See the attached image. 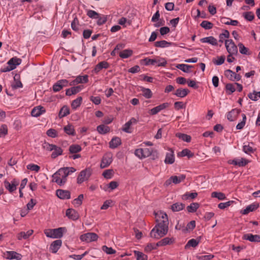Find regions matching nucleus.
I'll return each instance as SVG.
<instances>
[{
	"label": "nucleus",
	"instance_id": "18",
	"mask_svg": "<svg viewBox=\"0 0 260 260\" xmlns=\"http://www.w3.org/2000/svg\"><path fill=\"white\" fill-rule=\"evenodd\" d=\"M259 207V204L257 203H252L248 206L245 209L241 211V213L243 215L248 214L250 212L255 211Z\"/></svg>",
	"mask_w": 260,
	"mask_h": 260
},
{
	"label": "nucleus",
	"instance_id": "61",
	"mask_svg": "<svg viewBox=\"0 0 260 260\" xmlns=\"http://www.w3.org/2000/svg\"><path fill=\"white\" fill-rule=\"evenodd\" d=\"M113 170L112 169L106 170L103 173V176L106 179H111L113 175Z\"/></svg>",
	"mask_w": 260,
	"mask_h": 260
},
{
	"label": "nucleus",
	"instance_id": "35",
	"mask_svg": "<svg viewBox=\"0 0 260 260\" xmlns=\"http://www.w3.org/2000/svg\"><path fill=\"white\" fill-rule=\"evenodd\" d=\"M185 207V204L181 203H176L173 204L171 207L173 212H178L183 210Z\"/></svg>",
	"mask_w": 260,
	"mask_h": 260
},
{
	"label": "nucleus",
	"instance_id": "21",
	"mask_svg": "<svg viewBox=\"0 0 260 260\" xmlns=\"http://www.w3.org/2000/svg\"><path fill=\"white\" fill-rule=\"evenodd\" d=\"M169 151L166 154L165 162L166 164H172L175 161L174 151L172 149H170Z\"/></svg>",
	"mask_w": 260,
	"mask_h": 260
},
{
	"label": "nucleus",
	"instance_id": "45",
	"mask_svg": "<svg viewBox=\"0 0 260 260\" xmlns=\"http://www.w3.org/2000/svg\"><path fill=\"white\" fill-rule=\"evenodd\" d=\"M176 68L180 69L183 72L189 73L190 72L189 69L192 68V66L185 64H178L176 66Z\"/></svg>",
	"mask_w": 260,
	"mask_h": 260
},
{
	"label": "nucleus",
	"instance_id": "26",
	"mask_svg": "<svg viewBox=\"0 0 260 260\" xmlns=\"http://www.w3.org/2000/svg\"><path fill=\"white\" fill-rule=\"evenodd\" d=\"M175 240L173 238L166 237L156 243L157 246H162L174 243Z\"/></svg>",
	"mask_w": 260,
	"mask_h": 260
},
{
	"label": "nucleus",
	"instance_id": "5",
	"mask_svg": "<svg viewBox=\"0 0 260 260\" xmlns=\"http://www.w3.org/2000/svg\"><path fill=\"white\" fill-rule=\"evenodd\" d=\"M91 175V171L89 168H86L80 172L77 177V183L81 184L87 180Z\"/></svg>",
	"mask_w": 260,
	"mask_h": 260
},
{
	"label": "nucleus",
	"instance_id": "14",
	"mask_svg": "<svg viewBox=\"0 0 260 260\" xmlns=\"http://www.w3.org/2000/svg\"><path fill=\"white\" fill-rule=\"evenodd\" d=\"M56 196L60 199H69L71 198V193L69 190L57 189L56 191Z\"/></svg>",
	"mask_w": 260,
	"mask_h": 260
},
{
	"label": "nucleus",
	"instance_id": "48",
	"mask_svg": "<svg viewBox=\"0 0 260 260\" xmlns=\"http://www.w3.org/2000/svg\"><path fill=\"white\" fill-rule=\"evenodd\" d=\"M134 253L137 260H147L148 258L147 255L142 252L135 250Z\"/></svg>",
	"mask_w": 260,
	"mask_h": 260
},
{
	"label": "nucleus",
	"instance_id": "9",
	"mask_svg": "<svg viewBox=\"0 0 260 260\" xmlns=\"http://www.w3.org/2000/svg\"><path fill=\"white\" fill-rule=\"evenodd\" d=\"M112 162V154L111 153H106L103 157L100 167L101 168L108 167Z\"/></svg>",
	"mask_w": 260,
	"mask_h": 260
},
{
	"label": "nucleus",
	"instance_id": "52",
	"mask_svg": "<svg viewBox=\"0 0 260 260\" xmlns=\"http://www.w3.org/2000/svg\"><path fill=\"white\" fill-rule=\"evenodd\" d=\"M238 46L239 47L240 53L245 55L250 54L248 48L245 47L242 43H239Z\"/></svg>",
	"mask_w": 260,
	"mask_h": 260
},
{
	"label": "nucleus",
	"instance_id": "51",
	"mask_svg": "<svg viewBox=\"0 0 260 260\" xmlns=\"http://www.w3.org/2000/svg\"><path fill=\"white\" fill-rule=\"evenodd\" d=\"M82 101V98L81 96L78 97L76 99L74 100L71 104L72 109H76L79 107L81 104Z\"/></svg>",
	"mask_w": 260,
	"mask_h": 260
},
{
	"label": "nucleus",
	"instance_id": "50",
	"mask_svg": "<svg viewBox=\"0 0 260 260\" xmlns=\"http://www.w3.org/2000/svg\"><path fill=\"white\" fill-rule=\"evenodd\" d=\"M75 79L77 84L86 83L88 82V76L87 75L84 76H78Z\"/></svg>",
	"mask_w": 260,
	"mask_h": 260
},
{
	"label": "nucleus",
	"instance_id": "47",
	"mask_svg": "<svg viewBox=\"0 0 260 260\" xmlns=\"http://www.w3.org/2000/svg\"><path fill=\"white\" fill-rule=\"evenodd\" d=\"M198 196L197 192H186L182 196V199L183 200H187L188 199H194Z\"/></svg>",
	"mask_w": 260,
	"mask_h": 260
},
{
	"label": "nucleus",
	"instance_id": "28",
	"mask_svg": "<svg viewBox=\"0 0 260 260\" xmlns=\"http://www.w3.org/2000/svg\"><path fill=\"white\" fill-rule=\"evenodd\" d=\"M14 82L11 84V87L13 89H16L18 88H21L23 85L20 80V77L16 75L14 77Z\"/></svg>",
	"mask_w": 260,
	"mask_h": 260
},
{
	"label": "nucleus",
	"instance_id": "27",
	"mask_svg": "<svg viewBox=\"0 0 260 260\" xmlns=\"http://www.w3.org/2000/svg\"><path fill=\"white\" fill-rule=\"evenodd\" d=\"M121 144V139L119 137H114L109 142V147L111 148L114 149L117 148Z\"/></svg>",
	"mask_w": 260,
	"mask_h": 260
},
{
	"label": "nucleus",
	"instance_id": "1",
	"mask_svg": "<svg viewBox=\"0 0 260 260\" xmlns=\"http://www.w3.org/2000/svg\"><path fill=\"white\" fill-rule=\"evenodd\" d=\"M156 224L150 233L151 238L159 239L168 233L169 230V220L167 214L163 212L155 213Z\"/></svg>",
	"mask_w": 260,
	"mask_h": 260
},
{
	"label": "nucleus",
	"instance_id": "31",
	"mask_svg": "<svg viewBox=\"0 0 260 260\" xmlns=\"http://www.w3.org/2000/svg\"><path fill=\"white\" fill-rule=\"evenodd\" d=\"M34 233L32 230H28L26 233L21 232L17 235V239L21 240L22 239H27L28 238Z\"/></svg>",
	"mask_w": 260,
	"mask_h": 260
},
{
	"label": "nucleus",
	"instance_id": "15",
	"mask_svg": "<svg viewBox=\"0 0 260 260\" xmlns=\"http://www.w3.org/2000/svg\"><path fill=\"white\" fill-rule=\"evenodd\" d=\"M243 239L248 240L252 242H260V236L253 235L252 234H246L243 235Z\"/></svg>",
	"mask_w": 260,
	"mask_h": 260
},
{
	"label": "nucleus",
	"instance_id": "64",
	"mask_svg": "<svg viewBox=\"0 0 260 260\" xmlns=\"http://www.w3.org/2000/svg\"><path fill=\"white\" fill-rule=\"evenodd\" d=\"M79 21L77 17L74 18V20L71 23V27L75 31H78L79 30Z\"/></svg>",
	"mask_w": 260,
	"mask_h": 260
},
{
	"label": "nucleus",
	"instance_id": "2",
	"mask_svg": "<svg viewBox=\"0 0 260 260\" xmlns=\"http://www.w3.org/2000/svg\"><path fill=\"white\" fill-rule=\"evenodd\" d=\"M68 176L69 171H67V169L61 168L52 175V181L59 186H62L66 183Z\"/></svg>",
	"mask_w": 260,
	"mask_h": 260
},
{
	"label": "nucleus",
	"instance_id": "4",
	"mask_svg": "<svg viewBox=\"0 0 260 260\" xmlns=\"http://www.w3.org/2000/svg\"><path fill=\"white\" fill-rule=\"evenodd\" d=\"M156 153V151L153 150L152 148H139L135 150V154L140 158H145Z\"/></svg>",
	"mask_w": 260,
	"mask_h": 260
},
{
	"label": "nucleus",
	"instance_id": "23",
	"mask_svg": "<svg viewBox=\"0 0 260 260\" xmlns=\"http://www.w3.org/2000/svg\"><path fill=\"white\" fill-rule=\"evenodd\" d=\"M169 106V104L168 103H164L162 104H160L150 110V113L151 115H155L157 113H158L161 110L168 107Z\"/></svg>",
	"mask_w": 260,
	"mask_h": 260
},
{
	"label": "nucleus",
	"instance_id": "44",
	"mask_svg": "<svg viewBox=\"0 0 260 260\" xmlns=\"http://www.w3.org/2000/svg\"><path fill=\"white\" fill-rule=\"evenodd\" d=\"M133 54V51L131 49H125L119 53V56L122 58H127Z\"/></svg>",
	"mask_w": 260,
	"mask_h": 260
},
{
	"label": "nucleus",
	"instance_id": "25",
	"mask_svg": "<svg viewBox=\"0 0 260 260\" xmlns=\"http://www.w3.org/2000/svg\"><path fill=\"white\" fill-rule=\"evenodd\" d=\"M200 41L202 43H207L213 46L218 45L217 39L212 36L203 38L200 40Z\"/></svg>",
	"mask_w": 260,
	"mask_h": 260
},
{
	"label": "nucleus",
	"instance_id": "20",
	"mask_svg": "<svg viewBox=\"0 0 260 260\" xmlns=\"http://www.w3.org/2000/svg\"><path fill=\"white\" fill-rule=\"evenodd\" d=\"M249 162L248 160L244 158H242L241 159H233L229 161V164H232L235 166H238L239 167L245 166Z\"/></svg>",
	"mask_w": 260,
	"mask_h": 260
},
{
	"label": "nucleus",
	"instance_id": "54",
	"mask_svg": "<svg viewBox=\"0 0 260 260\" xmlns=\"http://www.w3.org/2000/svg\"><path fill=\"white\" fill-rule=\"evenodd\" d=\"M211 197L217 198L219 200H224L226 199L225 194L221 192H213L211 193Z\"/></svg>",
	"mask_w": 260,
	"mask_h": 260
},
{
	"label": "nucleus",
	"instance_id": "62",
	"mask_svg": "<svg viewBox=\"0 0 260 260\" xmlns=\"http://www.w3.org/2000/svg\"><path fill=\"white\" fill-rule=\"evenodd\" d=\"M42 147L43 149L48 150V151H52L54 147H55V145L50 144L48 142H45L42 144Z\"/></svg>",
	"mask_w": 260,
	"mask_h": 260
},
{
	"label": "nucleus",
	"instance_id": "3",
	"mask_svg": "<svg viewBox=\"0 0 260 260\" xmlns=\"http://www.w3.org/2000/svg\"><path fill=\"white\" fill-rule=\"evenodd\" d=\"M66 231L67 229L66 228L61 227L54 229H45L44 232L47 237L51 238H60L63 236V233Z\"/></svg>",
	"mask_w": 260,
	"mask_h": 260
},
{
	"label": "nucleus",
	"instance_id": "38",
	"mask_svg": "<svg viewBox=\"0 0 260 260\" xmlns=\"http://www.w3.org/2000/svg\"><path fill=\"white\" fill-rule=\"evenodd\" d=\"M82 150V148L80 145L78 144H72L70 146L69 151L70 153L74 154L77 153Z\"/></svg>",
	"mask_w": 260,
	"mask_h": 260
},
{
	"label": "nucleus",
	"instance_id": "36",
	"mask_svg": "<svg viewBox=\"0 0 260 260\" xmlns=\"http://www.w3.org/2000/svg\"><path fill=\"white\" fill-rule=\"evenodd\" d=\"M172 43L167 42L165 40L156 41L154 43V46L156 47L165 48L171 46Z\"/></svg>",
	"mask_w": 260,
	"mask_h": 260
},
{
	"label": "nucleus",
	"instance_id": "8",
	"mask_svg": "<svg viewBox=\"0 0 260 260\" xmlns=\"http://www.w3.org/2000/svg\"><path fill=\"white\" fill-rule=\"evenodd\" d=\"M98 237V235L94 233H87L81 235L80 239L82 241H85L89 243L96 241Z\"/></svg>",
	"mask_w": 260,
	"mask_h": 260
},
{
	"label": "nucleus",
	"instance_id": "24",
	"mask_svg": "<svg viewBox=\"0 0 260 260\" xmlns=\"http://www.w3.org/2000/svg\"><path fill=\"white\" fill-rule=\"evenodd\" d=\"M109 67V64L106 61H103L96 64L93 70L95 73H98L103 69H108Z\"/></svg>",
	"mask_w": 260,
	"mask_h": 260
},
{
	"label": "nucleus",
	"instance_id": "7",
	"mask_svg": "<svg viewBox=\"0 0 260 260\" xmlns=\"http://www.w3.org/2000/svg\"><path fill=\"white\" fill-rule=\"evenodd\" d=\"M186 178L185 175L181 174L178 176H172L169 179L167 180L165 183L166 186H169L172 183L175 184H179L183 181Z\"/></svg>",
	"mask_w": 260,
	"mask_h": 260
},
{
	"label": "nucleus",
	"instance_id": "56",
	"mask_svg": "<svg viewBox=\"0 0 260 260\" xmlns=\"http://www.w3.org/2000/svg\"><path fill=\"white\" fill-rule=\"evenodd\" d=\"M200 26L205 29H210L213 27V24L208 21L204 20L200 24Z\"/></svg>",
	"mask_w": 260,
	"mask_h": 260
},
{
	"label": "nucleus",
	"instance_id": "57",
	"mask_svg": "<svg viewBox=\"0 0 260 260\" xmlns=\"http://www.w3.org/2000/svg\"><path fill=\"white\" fill-rule=\"evenodd\" d=\"M143 95L147 99H150L152 97V93L149 88H142L141 89Z\"/></svg>",
	"mask_w": 260,
	"mask_h": 260
},
{
	"label": "nucleus",
	"instance_id": "46",
	"mask_svg": "<svg viewBox=\"0 0 260 260\" xmlns=\"http://www.w3.org/2000/svg\"><path fill=\"white\" fill-rule=\"evenodd\" d=\"M225 57L224 55L217 56L212 59V62L217 66L221 65L225 61Z\"/></svg>",
	"mask_w": 260,
	"mask_h": 260
},
{
	"label": "nucleus",
	"instance_id": "12",
	"mask_svg": "<svg viewBox=\"0 0 260 260\" xmlns=\"http://www.w3.org/2000/svg\"><path fill=\"white\" fill-rule=\"evenodd\" d=\"M5 257L7 259H15L17 260H20L22 258L21 254L18 253L14 251H8L4 253Z\"/></svg>",
	"mask_w": 260,
	"mask_h": 260
},
{
	"label": "nucleus",
	"instance_id": "6",
	"mask_svg": "<svg viewBox=\"0 0 260 260\" xmlns=\"http://www.w3.org/2000/svg\"><path fill=\"white\" fill-rule=\"evenodd\" d=\"M225 45L226 50L231 55H237L238 53L237 46L235 45L232 40H226Z\"/></svg>",
	"mask_w": 260,
	"mask_h": 260
},
{
	"label": "nucleus",
	"instance_id": "37",
	"mask_svg": "<svg viewBox=\"0 0 260 260\" xmlns=\"http://www.w3.org/2000/svg\"><path fill=\"white\" fill-rule=\"evenodd\" d=\"M96 130L100 134L103 135L109 133L110 128L108 126L101 124L97 126Z\"/></svg>",
	"mask_w": 260,
	"mask_h": 260
},
{
	"label": "nucleus",
	"instance_id": "40",
	"mask_svg": "<svg viewBox=\"0 0 260 260\" xmlns=\"http://www.w3.org/2000/svg\"><path fill=\"white\" fill-rule=\"evenodd\" d=\"M193 155V153L188 149H184L178 153V156L183 157L187 156L188 158L192 157Z\"/></svg>",
	"mask_w": 260,
	"mask_h": 260
},
{
	"label": "nucleus",
	"instance_id": "43",
	"mask_svg": "<svg viewBox=\"0 0 260 260\" xmlns=\"http://www.w3.org/2000/svg\"><path fill=\"white\" fill-rule=\"evenodd\" d=\"M200 205L198 203H192L190 205L186 207L187 211L189 213L195 212L199 208Z\"/></svg>",
	"mask_w": 260,
	"mask_h": 260
},
{
	"label": "nucleus",
	"instance_id": "58",
	"mask_svg": "<svg viewBox=\"0 0 260 260\" xmlns=\"http://www.w3.org/2000/svg\"><path fill=\"white\" fill-rule=\"evenodd\" d=\"M248 96L251 100L256 101L257 100V97L260 98V91H254L253 93H249Z\"/></svg>",
	"mask_w": 260,
	"mask_h": 260
},
{
	"label": "nucleus",
	"instance_id": "32",
	"mask_svg": "<svg viewBox=\"0 0 260 260\" xmlns=\"http://www.w3.org/2000/svg\"><path fill=\"white\" fill-rule=\"evenodd\" d=\"M64 132L68 135L74 136L76 135L75 130L74 126L69 124L63 127Z\"/></svg>",
	"mask_w": 260,
	"mask_h": 260
},
{
	"label": "nucleus",
	"instance_id": "55",
	"mask_svg": "<svg viewBox=\"0 0 260 260\" xmlns=\"http://www.w3.org/2000/svg\"><path fill=\"white\" fill-rule=\"evenodd\" d=\"M230 37V32L228 30H223V32L219 35V42L220 43H223V40L225 39H228Z\"/></svg>",
	"mask_w": 260,
	"mask_h": 260
},
{
	"label": "nucleus",
	"instance_id": "41",
	"mask_svg": "<svg viewBox=\"0 0 260 260\" xmlns=\"http://www.w3.org/2000/svg\"><path fill=\"white\" fill-rule=\"evenodd\" d=\"M53 152L51 154V157L53 158H55L59 155H60L62 154L63 150L62 149L57 146L55 145V147L53 149Z\"/></svg>",
	"mask_w": 260,
	"mask_h": 260
},
{
	"label": "nucleus",
	"instance_id": "29",
	"mask_svg": "<svg viewBox=\"0 0 260 260\" xmlns=\"http://www.w3.org/2000/svg\"><path fill=\"white\" fill-rule=\"evenodd\" d=\"M220 21L222 23L226 25H232L233 26H237L239 22L236 20H232L230 18L222 17L220 19Z\"/></svg>",
	"mask_w": 260,
	"mask_h": 260
},
{
	"label": "nucleus",
	"instance_id": "63",
	"mask_svg": "<svg viewBox=\"0 0 260 260\" xmlns=\"http://www.w3.org/2000/svg\"><path fill=\"white\" fill-rule=\"evenodd\" d=\"M99 14L93 10H88L87 12V15L90 18L97 19L99 18Z\"/></svg>",
	"mask_w": 260,
	"mask_h": 260
},
{
	"label": "nucleus",
	"instance_id": "33",
	"mask_svg": "<svg viewBox=\"0 0 260 260\" xmlns=\"http://www.w3.org/2000/svg\"><path fill=\"white\" fill-rule=\"evenodd\" d=\"M189 92V90L188 89L179 88L176 90L174 94L178 97L184 98L186 96Z\"/></svg>",
	"mask_w": 260,
	"mask_h": 260
},
{
	"label": "nucleus",
	"instance_id": "49",
	"mask_svg": "<svg viewBox=\"0 0 260 260\" xmlns=\"http://www.w3.org/2000/svg\"><path fill=\"white\" fill-rule=\"evenodd\" d=\"M176 136L185 142H189L191 141V137L186 134L178 133L176 134Z\"/></svg>",
	"mask_w": 260,
	"mask_h": 260
},
{
	"label": "nucleus",
	"instance_id": "60",
	"mask_svg": "<svg viewBox=\"0 0 260 260\" xmlns=\"http://www.w3.org/2000/svg\"><path fill=\"white\" fill-rule=\"evenodd\" d=\"M243 16L245 19L249 21H251L254 18V15L251 11L244 13Z\"/></svg>",
	"mask_w": 260,
	"mask_h": 260
},
{
	"label": "nucleus",
	"instance_id": "17",
	"mask_svg": "<svg viewBox=\"0 0 260 260\" xmlns=\"http://www.w3.org/2000/svg\"><path fill=\"white\" fill-rule=\"evenodd\" d=\"M83 88V85L74 86L66 90V94L68 96L76 94L79 92Z\"/></svg>",
	"mask_w": 260,
	"mask_h": 260
},
{
	"label": "nucleus",
	"instance_id": "30",
	"mask_svg": "<svg viewBox=\"0 0 260 260\" xmlns=\"http://www.w3.org/2000/svg\"><path fill=\"white\" fill-rule=\"evenodd\" d=\"M4 183L5 188L11 193L16 189V186L19 184V182H16V184H11L7 180H5Z\"/></svg>",
	"mask_w": 260,
	"mask_h": 260
},
{
	"label": "nucleus",
	"instance_id": "13",
	"mask_svg": "<svg viewBox=\"0 0 260 260\" xmlns=\"http://www.w3.org/2000/svg\"><path fill=\"white\" fill-rule=\"evenodd\" d=\"M66 216L73 220H76L79 218L78 212L73 209H68L66 212Z\"/></svg>",
	"mask_w": 260,
	"mask_h": 260
},
{
	"label": "nucleus",
	"instance_id": "34",
	"mask_svg": "<svg viewBox=\"0 0 260 260\" xmlns=\"http://www.w3.org/2000/svg\"><path fill=\"white\" fill-rule=\"evenodd\" d=\"M21 61V59L17 58V57H13L11 58L8 62V64L11 67L14 68L15 69L16 67V66H18L20 64Z\"/></svg>",
	"mask_w": 260,
	"mask_h": 260
},
{
	"label": "nucleus",
	"instance_id": "59",
	"mask_svg": "<svg viewBox=\"0 0 260 260\" xmlns=\"http://www.w3.org/2000/svg\"><path fill=\"white\" fill-rule=\"evenodd\" d=\"M84 199L83 194H80L77 198L74 199L73 201V204L77 205V206H80L82 204V201Z\"/></svg>",
	"mask_w": 260,
	"mask_h": 260
},
{
	"label": "nucleus",
	"instance_id": "39",
	"mask_svg": "<svg viewBox=\"0 0 260 260\" xmlns=\"http://www.w3.org/2000/svg\"><path fill=\"white\" fill-rule=\"evenodd\" d=\"M70 114V109L67 106H63L59 111L58 117L61 118Z\"/></svg>",
	"mask_w": 260,
	"mask_h": 260
},
{
	"label": "nucleus",
	"instance_id": "16",
	"mask_svg": "<svg viewBox=\"0 0 260 260\" xmlns=\"http://www.w3.org/2000/svg\"><path fill=\"white\" fill-rule=\"evenodd\" d=\"M45 108L41 106L34 107L31 112V116L33 117H39L45 112Z\"/></svg>",
	"mask_w": 260,
	"mask_h": 260
},
{
	"label": "nucleus",
	"instance_id": "22",
	"mask_svg": "<svg viewBox=\"0 0 260 260\" xmlns=\"http://www.w3.org/2000/svg\"><path fill=\"white\" fill-rule=\"evenodd\" d=\"M62 244L61 240H57L53 241L50 245V250L52 253H56L60 248Z\"/></svg>",
	"mask_w": 260,
	"mask_h": 260
},
{
	"label": "nucleus",
	"instance_id": "10",
	"mask_svg": "<svg viewBox=\"0 0 260 260\" xmlns=\"http://www.w3.org/2000/svg\"><path fill=\"white\" fill-rule=\"evenodd\" d=\"M69 81L66 79H61L57 81L52 87L54 92H58L62 89L64 87L68 86Z\"/></svg>",
	"mask_w": 260,
	"mask_h": 260
},
{
	"label": "nucleus",
	"instance_id": "11",
	"mask_svg": "<svg viewBox=\"0 0 260 260\" xmlns=\"http://www.w3.org/2000/svg\"><path fill=\"white\" fill-rule=\"evenodd\" d=\"M241 110L238 109H234L227 114V118L230 121H235L238 117L241 112Z\"/></svg>",
	"mask_w": 260,
	"mask_h": 260
},
{
	"label": "nucleus",
	"instance_id": "53",
	"mask_svg": "<svg viewBox=\"0 0 260 260\" xmlns=\"http://www.w3.org/2000/svg\"><path fill=\"white\" fill-rule=\"evenodd\" d=\"M226 93L229 95L232 94L236 90L235 85L232 83H228L225 85Z\"/></svg>",
	"mask_w": 260,
	"mask_h": 260
},
{
	"label": "nucleus",
	"instance_id": "42",
	"mask_svg": "<svg viewBox=\"0 0 260 260\" xmlns=\"http://www.w3.org/2000/svg\"><path fill=\"white\" fill-rule=\"evenodd\" d=\"M200 241L194 239L189 240L185 245V249H188L190 247H196L199 243Z\"/></svg>",
	"mask_w": 260,
	"mask_h": 260
},
{
	"label": "nucleus",
	"instance_id": "19",
	"mask_svg": "<svg viewBox=\"0 0 260 260\" xmlns=\"http://www.w3.org/2000/svg\"><path fill=\"white\" fill-rule=\"evenodd\" d=\"M254 144L252 142H248L247 144L244 143L243 146V151L247 154L253 153L256 149L253 148Z\"/></svg>",
	"mask_w": 260,
	"mask_h": 260
}]
</instances>
